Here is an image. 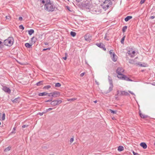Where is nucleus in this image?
I'll use <instances>...</instances> for the list:
<instances>
[{
	"mask_svg": "<svg viewBox=\"0 0 155 155\" xmlns=\"http://www.w3.org/2000/svg\"><path fill=\"white\" fill-rule=\"evenodd\" d=\"M35 42L36 41L34 37H33L31 38V44L33 45L34 44Z\"/></svg>",
	"mask_w": 155,
	"mask_h": 155,
	"instance_id": "nucleus-21",
	"label": "nucleus"
},
{
	"mask_svg": "<svg viewBox=\"0 0 155 155\" xmlns=\"http://www.w3.org/2000/svg\"><path fill=\"white\" fill-rule=\"evenodd\" d=\"M61 86V84L59 83H57L55 84V87H59Z\"/></svg>",
	"mask_w": 155,
	"mask_h": 155,
	"instance_id": "nucleus-31",
	"label": "nucleus"
},
{
	"mask_svg": "<svg viewBox=\"0 0 155 155\" xmlns=\"http://www.w3.org/2000/svg\"><path fill=\"white\" fill-rule=\"evenodd\" d=\"M19 28L20 29H22V30H24V27L22 25H21L19 26Z\"/></svg>",
	"mask_w": 155,
	"mask_h": 155,
	"instance_id": "nucleus-36",
	"label": "nucleus"
},
{
	"mask_svg": "<svg viewBox=\"0 0 155 155\" xmlns=\"http://www.w3.org/2000/svg\"><path fill=\"white\" fill-rule=\"evenodd\" d=\"M63 59H64V60H66L67 59V57H64V58H63Z\"/></svg>",
	"mask_w": 155,
	"mask_h": 155,
	"instance_id": "nucleus-56",
	"label": "nucleus"
},
{
	"mask_svg": "<svg viewBox=\"0 0 155 155\" xmlns=\"http://www.w3.org/2000/svg\"><path fill=\"white\" fill-rule=\"evenodd\" d=\"M144 71V70H142L141 71L142 72H143V71Z\"/></svg>",
	"mask_w": 155,
	"mask_h": 155,
	"instance_id": "nucleus-61",
	"label": "nucleus"
},
{
	"mask_svg": "<svg viewBox=\"0 0 155 155\" xmlns=\"http://www.w3.org/2000/svg\"><path fill=\"white\" fill-rule=\"evenodd\" d=\"M45 113L44 112H42V113H38L37 114L38 115H40V116H42L43 115V114H44Z\"/></svg>",
	"mask_w": 155,
	"mask_h": 155,
	"instance_id": "nucleus-41",
	"label": "nucleus"
},
{
	"mask_svg": "<svg viewBox=\"0 0 155 155\" xmlns=\"http://www.w3.org/2000/svg\"><path fill=\"white\" fill-rule=\"evenodd\" d=\"M124 149V148L122 146H119L118 147V150L119 151H121Z\"/></svg>",
	"mask_w": 155,
	"mask_h": 155,
	"instance_id": "nucleus-23",
	"label": "nucleus"
},
{
	"mask_svg": "<svg viewBox=\"0 0 155 155\" xmlns=\"http://www.w3.org/2000/svg\"><path fill=\"white\" fill-rule=\"evenodd\" d=\"M128 92L131 94L133 95H135L134 94L133 92L131 91H128Z\"/></svg>",
	"mask_w": 155,
	"mask_h": 155,
	"instance_id": "nucleus-49",
	"label": "nucleus"
},
{
	"mask_svg": "<svg viewBox=\"0 0 155 155\" xmlns=\"http://www.w3.org/2000/svg\"><path fill=\"white\" fill-rule=\"evenodd\" d=\"M124 68H117L116 70L117 73H122L124 71Z\"/></svg>",
	"mask_w": 155,
	"mask_h": 155,
	"instance_id": "nucleus-15",
	"label": "nucleus"
},
{
	"mask_svg": "<svg viewBox=\"0 0 155 155\" xmlns=\"http://www.w3.org/2000/svg\"><path fill=\"white\" fill-rule=\"evenodd\" d=\"M85 74V72L81 73L80 75V76L81 77H82Z\"/></svg>",
	"mask_w": 155,
	"mask_h": 155,
	"instance_id": "nucleus-42",
	"label": "nucleus"
},
{
	"mask_svg": "<svg viewBox=\"0 0 155 155\" xmlns=\"http://www.w3.org/2000/svg\"><path fill=\"white\" fill-rule=\"evenodd\" d=\"M91 37L89 35H86L84 36L85 39L86 41H89L90 39L89 38Z\"/></svg>",
	"mask_w": 155,
	"mask_h": 155,
	"instance_id": "nucleus-18",
	"label": "nucleus"
},
{
	"mask_svg": "<svg viewBox=\"0 0 155 155\" xmlns=\"http://www.w3.org/2000/svg\"><path fill=\"white\" fill-rule=\"evenodd\" d=\"M76 99H75V98L70 99L68 100V101H74Z\"/></svg>",
	"mask_w": 155,
	"mask_h": 155,
	"instance_id": "nucleus-37",
	"label": "nucleus"
},
{
	"mask_svg": "<svg viewBox=\"0 0 155 155\" xmlns=\"http://www.w3.org/2000/svg\"><path fill=\"white\" fill-rule=\"evenodd\" d=\"M104 50H106V49H104Z\"/></svg>",
	"mask_w": 155,
	"mask_h": 155,
	"instance_id": "nucleus-63",
	"label": "nucleus"
},
{
	"mask_svg": "<svg viewBox=\"0 0 155 155\" xmlns=\"http://www.w3.org/2000/svg\"><path fill=\"white\" fill-rule=\"evenodd\" d=\"M20 99L19 97L15 98V99H12L11 101L13 103H18L20 101Z\"/></svg>",
	"mask_w": 155,
	"mask_h": 155,
	"instance_id": "nucleus-13",
	"label": "nucleus"
},
{
	"mask_svg": "<svg viewBox=\"0 0 155 155\" xmlns=\"http://www.w3.org/2000/svg\"><path fill=\"white\" fill-rule=\"evenodd\" d=\"M123 79L122 80H125L127 81H133L130 79L128 77H127L126 75H124L123 77H122Z\"/></svg>",
	"mask_w": 155,
	"mask_h": 155,
	"instance_id": "nucleus-9",
	"label": "nucleus"
},
{
	"mask_svg": "<svg viewBox=\"0 0 155 155\" xmlns=\"http://www.w3.org/2000/svg\"><path fill=\"white\" fill-rule=\"evenodd\" d=\"M14 41V38L12 37H9L4 41L5 45L10 46L13 44Z\"/></svg>",
	"mask_w": 155,
	"mask_h": 155,
	"instance_id": "nucleus-2",
	"label": "nucleus"
},
{
	"mask_svg": "<svg viewBox=\"0 0 155 155\" xmlns=\"http://www.w3.org/2000/svg\"><path fill=\"white\" fill-rule=\"evenodd\" d=\"M137 54V53L133 49H130L128 51V54L131 58H133L135 57Z\"/></svg>",
	"mask_w": 155,
	"mask_h": 155,
	"instance_id": "nucleus-6",
	"label": "nucleus"
},
{
	"mask_svg": "<svg viewBox=\"0 0 155 155\" xmlns=\"http://www.w3.org/2000/svg\"><path fill=\"white\" fill-rule=\"evenodd\" d=\"M43 81H40L37 83L36 85L38 86H40L43 84Z\"/></svg>",
	"mask_w": 155,
	"mask_h": 155,
	"instance_id": "nucleus-25",
	"label": "nucleus"
},
{
	"mask_svg": "<svg viewBox=\"0 0 155 155\" xmlns=\"http://www.w3.org/2000/svg\"><path fill=\"white\" fill-rule=\"evenodd\" d=\"M18 19L19 20L21 21L22 20V18L21 17H20Z\"/></svg>",
	"mask_w": 155,
	"mask_h": 155,
	"instance_id": "nucleus-51",
	"label": "nucleus"
},
{
	"mask_svg": "<svg viewBox=\"0 0 155 155\" xmlns=\"http://www.w3.org/2000/svg\"><path fill=\"white\" fill-rule=\"evenodd\" d=\"M127 28V26H124L122 28V31L123 32H124L126 31Z\"/></svg>",
	"mask_w": 155,
	"mask_h": 155,
	"instance_id": "nucleus-29",
	"label": "nucleus"
},
{
	"mask_svg": "<svg viewBox=\"0 0 155 155\" xmlns=\"http://www.w3.org/2000/svg\"><path fill=\"white\" fill-rule=\"evenodd\" d=\"M140 145L141 147L144 149H146L147 148V145L145 143H141Z\"/></svg>",
	"mask_w": 155,
	"mask_h": 155,
	"instance_id": "nucleus-16",
	"label": "nucleus"
},
{
	"mask_svg": "<svg viewBox=\"0 0 155 155\" xmlns=\"http://www.w3.org/2000/svg\"><path fill=\"white\" fill-rule=\"evenodd\" d=\"M109 53L110 55V57L112 60L114 62L116 61L117 60L118 57L117 56L114 52L113 50H110L109 51Z\"/></svg>",
	"mask_w": 155,
	"mask_h": 155,
	"instance_id": "nucleus-3",
	"label": "nucleus"
},
{
	"mask_svg": "<svg viewBox=\"0 0 155 155\" xmlns=\"http://www.w3.org/2000/svg\"><path fill=\"white\" fill-rule=\"evenodd\" d=\"M73 141H74V138H71L70 139V141L71 143H72V142Z\"/></svg>",
	"mask_w": 155,
	"mask_h": 155,
	"instance_id": "nucleus-40",
	"label": "nucleus"
},
{
	"mask_svg": "<svg viewBox=\"0 0 155 155\" xmlns=\"http://www.w3.org/2000/svg\"><path fill=\"white\" fill-rule=\"evenodd\" d=\"M52 109H53V108H48V109H47V110H46V111H49L51 110H52Z\"/></svg>",
	"mask_w": 155,
	"mask_h": 155,
	"instance_id": "nucleus-46",
	"label": "nucleus"
},
{
	"mask_svg": "<svg viewBox=\"0 0 155 155\" xmlns=\"http://www.w3.org/2000/svg\"><path fill=\"white\" fill-rule=\"evenodd\" d=\"M48 94V93L46 92H43L42 93H39L38 94V95L39 96H43L45 95H46Z\"/></svg>",
	"mask_w": 155,
	"mask_h": 155,
	"instance_id": "nucleus-20",
	"label": "nucleus"
},
{
	"mask_svg": "<svg viewBox=\"0 0 155 155\" xmlns=\"http://www.w3.org/2000/svg\"><path fill=\"white\" fill-rule=\"evenodd\" d=\"M60 95V93L58 91H54L52 92V97H58Z\"/></svg>",
	"mask_w": 155,
	"mask_h": 155,
	"instance_id": "nucleus-8",
	"label": "nucleus"
},
{
	"mask_svg": "<svg viewBox=\"0 0 155 155\" xmlns=\"http://www.w3.org/2000/svg\"><path fill=\"white\" fill-rule=\"evenodd\" d=\"M52 100H53L52 98H51L49 100L46 101H45V102H51H51L52 101Z\"/></svg>",
	"mask_w": 155,
	"mask_h": 155,
	"instance_id": "nucleus-39",
	"label": "nucleus"
},
{
	"mask_svg": "<svg viewBox=\"0 0 155 155\" xmlns=\"http://www.w3.org/2000/svg\"><path fill=\"white\" fill-rule=\"evenodd\" d=\"M3 90L8 94H10L11 92V90L10 88L5 86L3 87Z\"/></svg>",
	"mask_w": 155,
	"mask_h": 155,
	"instance_id": "nucleus-10",
	"label": "nucleus"
},
{
	"mask_svg": "<svg viewBox=\"0 0 155 155\" xmlns=\"http://www.w3.org/2000/svg\"><path fill=\"white\" fill-rule=\"evenodd\" d=\"M155 18V17L154 16H152L150 17V19H154Z\"/></svg>",
	"mask_w": 155,
	"mask_h": 155,
	"instance_id": "nucleus-48",
	"label": "nucleus"
},
{
	"mask_svg": "<svg viewBox=\"0 0 155 155\" xmlns=\"http://www.w3.org/2000/svg\"><path fill=\"white\" fill-rule=\"evenodd\" d=\"M50 48H46V49H43V51H45V50H50Z\"/></svg>",
	"mask_w": 155,
	"mask_h": 155,
	"instance_id": "nucleus-50",
	"label": "nucleus"
},
{
	"mask_svg": "<svg viewBox=\"0 0 155 155\" xmlns=\"http://www.w3.org/2000/svg\"><path fill=\"white\" fill-rule=\"evenodd\" d=\"M28 125L25 124V125H22V128H25V127H28Z\"/></svg>",
	"mask_w": 155,
	"mask_h": 155,
	"instance_id": "nucleus-38",
	"label": "nucleus"
},
{
	"mask_svg": "<svg viewBox=\"0 0 155 155\" xmlns=\"http://www.w3.org/2000/svg\"><path fill=\"white\" fill-rule=\"evenodd\" d=\"M2 43V42L1 41H0V48H1Z\"/></svg>",
	"mask_w": 155,
	"mask_h": 155,
	"instance_id": "nucleus-54",
	"label": "nucleus"
},
{
	"mask_svg": "<svg viewBox=\"0 0 155 155\" xmlns=\"http://www.w3.org/2000/svg\"><path fill=\"white\" fill-rule=\"evenodd\" d=\"M117 77L118 78H119L120 79L122 80L123 78H122V77H123V76L124 75V74H122V73H117Z\"/></svg>",
	"mask_w": 155,
	"mask_h": 155,
	"instance_id": "nucleus-17",
	"label": "nucleus"
},
{
	"mask_svg": "<svg viewBox=\"0 0 155 155\" xmlns=\"http://www.w3.org/2000/svg\"><path fill=\"white\" fill-rule=\"evenodd\" d=\"M154 145L155 146V142L154 143Z\"/></svg>",
	"mask_w": 155,
	"mask_h": 155,
	"instance_id": "nucleus-62",
	"label": "nucleus"
},
{
	"mask_svg": "<svg viewBox=\"0 0 155 155\" xmlns=\"http://www.w3.org/2000/svg\"><path fill=\"white\" fill-rule=\"evenodd\" d=\"M62 102L61 100L59 99L54 100L51 102L50 104L53 107L55 106L61 104Z\"/></svg>",
	"mask_w": 155,
	"mask_h": 155,
	"instance_id": "nucleus-5",
	"label": "nucleus"
},
{
	"mask_svg": "<svg viewBox=\"0 0 155 155\" xmlns=\"http://www.w3.org/2000/svg\"><path fill=\"white\" fill-rule=\"evenodd\" d=\"M111 79H112L111 77L110 76H108V80Z\"/></svg>",
	"mask_w": 155,
	"mask_h": 155,
	"instance_id": "nucleus-52",
	"label": "nucleus"
},
{
	"mask_svg": "<svg viewBox=\"0 0 155 155\" xmlns=\"http://www.w3.org/2000/svg\"><path fill=\"white\" fill-rule=\"evenodd\" d=\"M16 128L15 127H14L13 128V130L14 131H15L16 130Z\"/></svg>",
	"mask_w": 155,
	"mask_h": 155,
	"instance_id": "nucleus-57",
	"label": "nucleus"
},
{
	"mask_svg": "<svg viewBox=\"0 0 155 155\" xmlns=\"http://www.w3.org/2000/svg\"><path fill=\"white\" fill-rule=\"evenodd\" d=\"M5 17L7 19H10L11 18V17L9 16H6Z\"/></svg>",
	"mask_w": 155,
	"mask_h": 155,
	"instance_id": "nucleus-47",
	"label": "nucleus"
},
{
	"mask_svg": "<svg viewBox=\"0 0 155 155\" xmlns=\"http://www.w3.org/2000/svg\"><path fill=\"white\" fill-rule=\"evenodd\" d=\"M5 119V114L4 113L3 114H2V120H4Z\"/></svg>",
	"mask_w": 155,
	"mask_h": 155,
	"instance_id": "nucleus-35",
	"label": "nucleus"
},
{
	"mask_svg": "<svg viewBox=\"0 0 155 155\" xmlns=\"http://www.w3.org/2000/svg\"><path fill=\"white\" fill-rule=\"evenodd\" d=\"M125 38V36L123 37V38H122V39L121 40V42L122 44H124V40Z\"/></svg>",
	"mask_w": 155,
	"mask_h": 155,
	"instance_id": "nucleus-34",
	"label": "nucleus"
},
{
	"mask_svg": "<svg viewBox=\"0 0 155 155\" xmlns=\"http://www.w3.org/2000/svg\"><path fill=\"white\" fill-rule=\"evenodd\" d=\"M140 67H147V65L146 64L143 63L140 64Z\"/></svg>",
	"mask_w": 155,
	"mask_h": 155,
	"instance_id": "nucleus-32",
	"label": "nucleus"
},
{
	"mask_svg": "<svg viewBox=\"0 0 155 155\" xmlns=\"http://www.w3.org/2000/svg\"><path fill=\"white\" fill-rule=\"evenodd\" d=\"M111 5V2L110 0H105L103 3L102 6L104 9H107L109 6Z\"/></svg>",
	"mask_w": 155,
	"mask_h": 155,
	"instance_id": "nucleus-4",
	"label": "nucleus"
},
{
	"mask_svg": "<svg viewBox=\"0 0 155 155\" xmlns=\"http://www.w3.org/2000/svg\"><path fill=\"white\" fill-rule=\"evenodd\" d=\"M78 2H79L81 0H76Z\"/></svg>",
	"mask_w": 155,
	"mask_h": 155,
	"instance_id": "nucleus-59",
	"label": "nucleus"
},
{
	"mask_svg": "<svg viewBox=\"0 0 155 155\" xmlns=\"http://www.w3.org/2000/svg\"><path fill=\"white\" fill-rule=\"evenodd\" d=\"M32 45L31 43L30 44L29 43H26L25 44V46L27 48H31Z\"/></svg>",
	"mask_w": 155,
	"mask_h": 155,
	"instance_id": "nucleus-19",
	"label": "nucleus"
},
{
	"mask_svg": "<svg viewBox=\"0 0 155 155\" xmlns=\"http://www.w3.org/2000/svg\"><path fill=\"white\" fill-rule=\"evenodd\" d=\"M51 87V86L50 85H47L43 87V89H48Z\"/></svg>",
	"mask_w": 155,
	"mask_h": 155,
	"instance_id": "nucleus-28",
	"label": "nucleus"
},
{
	"mask_svg": "<svg viewBox=\"0 0 155 155\" xmlns=\"http://www.w3.org/2000/svg\"><path fill=\"white\" fill-rule=\"evenodd\" d=\"M15 132L14 131H13L11 132L12 134H15Z\"/></svg>",
	"mask_w": 155,
	"mask_h": 155,
	"instance_id": "nucleus-55",
	"label": "nucleus"
},
{
	"mask_svg": "<svg viewBox=\"0 0 155 155\" xmlns=\"http://www.w3.org/2000/svg\"><path fill=\"white\" fill-rule=\"evenodd\" d=\"M48 95V96H52V92L50 93H48L47 95Z\"/></svg>",
	"mask_w": 155,
	"mask_h": 155,
	"instance_id": "nucleus-44",
	"label": "nucleus"
},
{
	"mask_svg": "<svg viewBox=\"0 0 155 155\" xmlns=\"http://www.w3.org/2000/svg\"><path fill=\"white\" fill-rule=\"evenodd\" d=\"M145 0H141L140 2V3L141 4H142L143 3L145 2Z\"/></svg>",
	"mask_w": 155,
	"mask_h": 155,
	"instance_id": "nucleus-43",
	"label": "nucleus"
},
{
	"mask_svg": "<svg viewBox=\"0 0 155 155\" xmlns=\"http://www.w3.org/2000/svg\"><path fill=\"white\" fill-rule=\"evenodd\" d=\"M41 2L45 5H47L50 3V0H40Z\"/></svg>",
	"mask_w": 155,
	"mask_h": 155,
	"instance_id": "nucleus-12",
	"label": "nucleus"
},
{
	"mask_svg": "<svg viewBox=\"0 0 155 155\" xmlns=\"http://www.w3.org/2000/svg\"><path fill=\"white\" fill-rule=\"evenodd\" d=\"M132 16H127V17L125 18V21H127L131 19L132 18Z\"/></svg>",
	"mask_w": 155,
	"mask_h": 155,
	"instance_id": "nucleus-22",
	"label": "nucleus"
},
{
	"mask_svg": "<svg viewBox=\"0 0 155 155\" xmlns=\"http://www.w3.org/2000/svg\"><path fill=\"white\" fill-rule=\"evenodd\" d=\"M139 114L140 116L141 117V118H143V119H145L147 118L148 117V116L145 115L144 114H142L140 110H139Z\"/></svg>",
	"mask_w": 155,
	"mask_h": 155,
	"instance_id": "nucleus-14",
	"label": "nucleus"
},
{
	"mask_svg": "<svg viewBox=\"0 0 155 155\" xmlns=\"http://www.w3.org/2000/svg\"><path fill=\"white\" fill-rule=\"evenodd\" d=\"M109 82L110 86L109 87V89L106 92V94L109 93L110 92L112 91L113 90V81L112 79H111L109 80Z\"/></svg>",
	"mask_w": 155,
	"mask_h": 155,
	"instance_id": "nucleus-7",
	"label": "nucleus"
},
{
	"mask_svg": "<svg viewBox=\"0 0 155 155\" xmlns=\"http://www.w3.org/2000/svg\"><path fill=\"white\" fill-rule=\"evenodd\" d=\"M28 34L30 35H31L33 33H34V31L33 29H31L29 30H28Z\"/></svg>",
	"mask_w": 155,
	"mask_h": 155,
	"instance_id": "nucleus-24",
	"label": "nucleus"
},
{
	"mask_svg": "<svg viewBox=\"0 0 155 155\" xmlns=\"http://www.w3.org/2000/svg\"><path fill=\"white\" fill-rule=\"evenodd\" d=\"M95 82L97 84V85H99V84L98 82H97V81H95Z\"/></svg>",
	"mask_w": 155,
	"mask_h": 155,
	"instance_id": "nucleus-58",
	"label": "nucleus"
},
{
	"mask_svg": "<svg viewBox=\"0 0 155 155\" xmlns=\"http://www.w3.org/2000/svg\"><path fill=\"white\" fill-rule=\"evenodd\" d=\"M101 43H99L97 44V45L98 47H100V46L101 45Z\"/></svg>",
	"mask_w": 155,
	"mask_h": 155,
	"instance_id": "nucleus-53",
	"label": "nucleus"
},
{
	"mask_svg": "<svg viewBox=\"0 0 155 155\" xmlns=\"http://www.w3.org/2000/svg\"><path fill=\"white\" fill-rule=\"evenodd\" d=\"M54 8L55 6L51 2L45 5V9L47 11L52 12L54 11Z\"/></svg>",
	"mask_w": 155,
	"mask_h": 155,
	"instance_id": "nucleus-1",
	"label": "nucleus"
},
{
	"mask_svg": "<svg viewBox=\"0 0 155 155\" xmlns=\"http://www.w3.org/2000/svg\"><path fill=\"white\" fill-rule=\"evenodd\" d=\"M109 111L113 114H116L117 112V111H114L110 109H109Z\"/></svg>",
	"mask_w": 155,
	"mask_h": 155,
	"instance_id": "nucleus-30",
	"label": "nucleus"
},
{
	"mask_svg": "<svg viewBox=\"0 0 155 155\" xmlns=\"http://www.w3.org/2000/svg\"><path fill=\"white\" fill-rule=\"evenodd\" d=\"M133 153L134 155H139L138 153H135L134 151H133Z\"/></svg>",
	"mask_w": 155,
	"mask_h": 155,
	"instance_id": "nucleus-45",
	"label": "nucleus"
},
{
	"mask_svg": "<svg viewBox=\"0 0 155 155\" xmlns=\"http://www.w3.org/2000/svg\"><path fill=\"white\" fill-rule=\"evenodd\" d=\"M11 149L10 147H8L6 148L4 150V152H6L10 150Z\"/></svg>",
	"mask_w": 155,
	"mask_h": 155,
	"instance_id": "nucleus-26",
	"label": "nucleus"
},
{
	"mask_svg": "<svg viewBox=\"0 0 155 155\" xmlns=\"http://www.w3.org/2000/svg\"><path fill=\"white\" fill-rule=\"evenodd\" d=\"M104 50H106V49H104Z\"/></svg>",
	"mask_w": 155,
	"mask_h": 155,
	"instance_id": "nucleus-64",
	"label": "nucleus"
},
{
	"mask_svg": "<svg viewBox=\"0 0 155 155\" xmlns=\"http://www.w3.org/2000/svg\"><path fill=\"white\" fill-rule=\"evenodd\" d=\"M120 94L119 95H129V94L127 92L125 91H119Z\"/></svg>",
	"mask_w": 155,
	"mask_h": 155,
	"instance_id": "nucleus-11",
	"label": "nucleus"
},
{
	"mask_svg": "<svg viewBox=\"0 0 155 155\" xmlns=\"http://www.w3.org/2000/svg\"><path fill=\"white\" fill-rule=\"evenodd\" d=\"M117 94H116L115 95V98L116 100H118V95H119L120 92L119 91H117Z\"/></svg>",
	"mask_w": 155,
	"mask_h": 155,
	"instance_id": "nucleus-27",
	"label": "nucleus"
},
{
	"mask_svg": "<svg viewBox=\"0 0 155 155\" xmlns=\"http://www.w3.org/2000/svg\"><path fill=\"white\" fill-rule=\"evenodd\" d=\"M94 103H97V101L96 100V101H94Z\"/></svg>",
	"mask_w": 155,
	"mask_h": 155,
	"instance_id": "nucleus-60",
	"label": "nucleus"
},
{
	"mask_svg": "<svg viewBox=\"0 0 155 155\" xmlns=\"http://www.w3.org/2000/svg\"><path fill=\"white\" fill-rule=\"evenodd\" d=\"M71 35L73 37H74L76 35V33L75 32L71 31Z\"/></svg>",
	"mask_w": 155,
	"mask_h": 155,
	"instance_id": "nucleus-33",
	"label": "nucleus"
}]
</instances>
